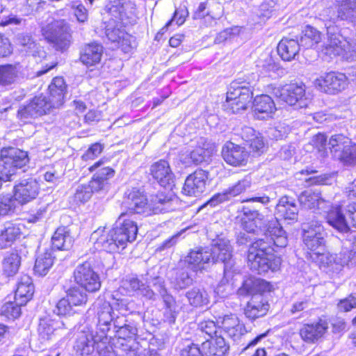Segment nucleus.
<instances>
[{
    "label": "nucleus",
    "instance_id": "obj_41",
    "mask_svg": "<svg viewBox=\"0 0 356 356\" xmlns=\"http://www.w3.org/2000/svg\"><path fill=\"white\" fill-rule=\"evenodd\" d=\"M52 246L59 250L70 249L73 243V238L66 227H59L51 238Z\"/></svg>",
    "mask_w": 356,
    "mask_h": 356
},
{
    "label": "nucleus",
    "instance_id": "obj_50",
    "mask_svg": "<svg viewBox=\"0 0 356 356\" xmlns=\"http://www.w3.org/2000/svg\"><path fill=\"white\" fill-rule=\"evenodd\" d=\"M66 297L73 306H81L88 301L87 294L77 286L69 289Z\"/></svg>",
    "mask_w": 356,
    "mask_h": 356
},
{
    "label": "nucleus",
    "instance_id": "obj_22",
    "mask_svg": "<svg viewBox=\"0 0 356 356\" xmlns=\"http://www.w3.org/2000/svg\"><path fill=\"white\" fill-rule=\"evenodd\" d=\"M344 204L332 207L326 215L327 222L339 233L346 234L350 230L347 216L344 214Z\"/></svg>",
    "mask_w": 356,
    "mask_h": 356
},
{
    "label": "nucleus",
    "instance_id": "obj_5",
    "mask_svg": "<svg viewBox=\"0 0 356 356\" xmlns=\"http://www.w3.org/2000/svg\"><path fill=\"white\" fill-rule=\"evenodd\" d=\"M29 162L26 152L17 148H9L1 151L0 158V179L3 181H10L17 175V170Z\"/></svg>",
    "mask_w": 356,
    "mask_h": 356
},
{
    "label": "nucleus",
    "instance_id": "obj_17",
    "mask_svg": "<svg viewBox=\"0 0 356 356\" xmlns=\"http://www.w3.org/2000/svg\"><path fill=\"white\" fill-rule=\"evenodd\" d=\"M325 232L321 225H317L314 228L310 227L308 230L305 231L303 234L304 244L309 250L306 253H318L321 250H324L325 244Z\"/></svg>",
    "mask_w": 356,
    "mask_h": 356
},
{
    "label": "nucleus",
    "instance_id": "obj_56",
    "mask_svg": "<svg viewBox=\"0 0 356 356\" xmlns=\"http://www.w3.org/2000/svg\"><path fill=\"white\" fill-rule=\"evenodd\" d=\"M73 307L72 304L65 296L58 302L54 312L59 316L70 315L73 313Z\"/></svg>",
    "mask_w": 356,
    "mask_h": 356
},
{
    "label": "nucleus",
    "instance_id": "obj_10",
    "mask_svg": "<svg viewBox=\"0 0 356 356\" xmlns=\"http://www.w3.org/2000/svg\"><path fill=\"white\" fill-rule=\"evenodd\" d=\"M324 20L336 24L339 21L356 23V0H343L334 8L324 10Z\"/></svg>",
    "mask_w": 356,
    "mask_h": 356
},
{
    "label": "nucleus",
    "instance_id": "obj_12",
    "mask_svg": "<svg viewBox=\"0 0 356 356\" xmlns=\"http://www.w3.org/2000/svg\"><path fill=\"white\" fill-rule=\"evenodd\" d=\"M74 276L76 283L86 291L95 292L101 287L99 276L88 262L79 265L74 272Z\"/></svg>",
    "mask_w": 356,
    "mask_h": 356
},
{
    "label": "nucleus",
    "instance_id": "obj_6",
    "mask_svg": "<svg viewBox=\"0 0 356 356\" xmlns=\"http://www.w3.org/2000/svg\"><path fill=\"white\" fill-rule=\"evenodd\" d=\"M210 252L212 253V262L221 261L225 265L224 277L217 288L218 292H220L222 285L229 282L236 273L232 259V247L227 239L218 238L212 244Z\"/></svg>",
    "mask_w": 356,
    "mask_h": 356
},
{
    "label": "nucleus",
    "instance_id": "obj_46",
    "mask_svg": "<svg viewBox=\"0 0 356 356\" xmlns=\"http://www.w3.org/2000/svg\"><path fill=\"white\" fill-rule=\"evenodd\" d=\"M351 140L343 134H334L329 140L328 145L334 156L337 158L341 151L350 144Z\"/></svg>",
    "mask_w": 356,
    "mask_h": 356
},
{
    "label": "nucleus",
    "instance_id": "obj_33",
    "mask_svg": "<svg viewBox=\"0 0 356 356\" xmlns=\"http://www.w3.org/2000/svg\"><path fill=\"white\" fill-rule=\"evenodd\" d=\"M275 213L284 220H296L298 210L293 200L288 196H283L276 205Z\"/></svg>",
    "mask_w": 356,
    "mask_h": 356
},
{
    "label": "nucleus",
    "instance_id": "obj_49",
    "mask_svg": "<svg viewBox=\"0 0 356 356\" xmlns=\"http://www.w3.org/2000/svg\"><path fill=\"white\" fill-rule=\"evenodd\" d=\"M138 330L133 323H126L122 326H119L116 331L119 339L127 341L129 343H134V339L137 335Z\"/></svg>",
    "mask_w": 356,
    "mask_h": 356
},
{
    "label": "nucleus",
    "instance_id": "obj_27",
    "mask_svg": "<svg viewBox=\"0 0 356 356\" xmlns=\"http://www.w3.org/2000/svg\"><path fill=\"white\" fill-rule=\"evenodd\" d=\"M175 197L172 194L158 193L152 195L149 201L151 215L174 210Z\"/></svg>",
    "mask_w": 356,
    "mask_h": 356
},
{
    "label": "nucleus",
    "instance_id": "obj_16",
    "mask_svg": "<svg viewBox=\"0 0 356 356\" xmlns=\"http://www.w3.org/2000/svg\"><path fill=\"white\" fill-rule=\"evenodd\" d=\"M222 156L227 164L241 167L247 164L250 154L244 147L228 142L222 147Z\"/></svg>",
    "mask_w": 356,
    "mask_h": 356
},
{
    "label": "nucleus",
    "instance_id": "obj_8",
    "mask_svg": "<svg viewBox=\"0 0 356 356\" xmlns=\"http://www.w3.org/2000/svg\"><path fill=\"white\" fill-rule=\"evenodd\" d=\"M272 93L286 104L296 108H306L310 99L305 92V86L302 83H291L284 86H271Z\"/></svg>",
    "mask_w": 356,
    "mask_h": 356
},
{
    "label": "nucleus",
    "instance_id": "obj_2",
    "mask_svg": "<svg viewBox=\"0 0 356 356\" xmlns=\"http://www.w3.org/2000/svg\"><path fill=\"white\" fill-rule=\"evenodd\" d=\"M138 230L136 222L129 218L127 213H122L115 228L106 230L104 227H99L91 234L90 238L97 249L113 252L124 249L128 243L134 241Z\"/></svg>",
    "mask_w": 356,
    "mask_h": 356
},
{
    "label": "nucleus",
    "instance_id": "obj_64",
    "mask_svg": "<svg viewBox=\"0 0 356 356\" xmlns=\"http://www.w3.org/2000/svg\"><path fill=\"white\" fill-rule=\"evenodd\" d=\"M344 193L347 198V200L344 201V204L348 202L353 203V202H356V180L348 184L345 188Z\"/></svg>",
    "mask_w": 356,
    "mask_h": 356
},
{
    "label": "nucleus",
    "instance_id": "obj_30",
    "mask_svg": "<svg viewBox=\"0 0 356 356\" xmlns=\"http://www.w3.org/2000/svg\"><path fill=\"white\" fill-rule=\"evenodd\" d=\"M34 293V286L32 279L28 275H22L18 280L15 291V299L19 301L20 305H26Z\"/></svg>",
    "mask_w": 356,
    "mask_h": 356
},
{
    "label": "nucleus",
    "instance_id": "obj_21",
    "mask_svg": "<svg viewBox=\"0 0 356 356\" xmlns=\"http://www.w3.org/2000/svg\"><path fill=\"white\" fill-rule=\"evenodd\" d=\"M24 77V70L19 63L0 65V85L10 86Z\"/></svg>",
    "mask_w": 356,
    "mask_h": 356
},
{
    "label": "nucleus",
    "instance_id": "obj_53",
    "mask_svg": "<svg viewBox=\"0 0 356 356\" xmlns=\"http://www.w3.org/2000/svg\"><path fill=\"white\" fill-rule=\"evenodd\" d=\"M92 197V191L90 187L86 184L77 186L75 193L72 197L73 202L75 204L85 203Z\"/></svg>",
    "mask_w": 356,
    "mask_h": 356
},
{
    "label": "nucleus",
    "instance_id": "obj_31",
    "mask_svg": "<svg viewBox=\"0 0 356 356\" xmlns=\"http://www.w3.org/2000/svg\"><path fill=\"white\" fill-rule=\"evenodd\" d=\"M122 288L124 289L129 295L136 293L142 296L149 300H154L155 293L149 286L141 282L136 277H129L122 282Z\"/></svg>",
    "mask_w": 356,
    "mask_h": 356
},
{
    "label": "nucleus",
    "instance_id": "obj_7",
    "mask_svg": "<svg viewBox=\"0 0 356 356\" xmlns=\"http://www.w3.org/2000/svg\"><path fill=\"white\" fill-rule=\"evenodd\" d=\"M325 26H327V38L323 45V51H325V54L330 56L341 55L345 59L353 60L354 59L353 53H356L355 45L337 33L336 27L327 24Z\"/></svg>",
    "mask_w": 356,
    "mask_h": 356
},
{
    "label": "nucleus",
    "instance_id": "obj_47",
    "mask_svg": "<svg viewBox=\"0 0 356 356\" xmlns=\"http://www.w3.org/2000/svg\"><path fill=\"white\" fill-rule=\"evenodd\" d=\"M257 67L261 69V72L264 75H271L272 72H277L280 70L279 65L268 54L263 56L257 63Z\"/></svg>",
    "mask_w": 356,
    "mask_h": 356
},
{
    "label": "nucleus",
    "instance_id": "obj_13",
    "mask_svg": "<svg viewBox=\"0 0 356 356\" xmlns=\"http://www.w3.org/2000/svg\"><path fill=\"white\" fill-rule=\"evenodd\" d=\"M129 212L145 216H150L149 202L147 201L144 191L140 188H132L125 193L123 202Z\"/></svg>",
    "mask_w": 356,
    "mask_h": 356
},
{
    "label": "nucleus",
    "instance_id": "obj_52",
    "mask_svg": "<svg viewBox=\"0 0 356 356\" xmlns=\"http://www.w3.org/2000/svg\"><path fill=\"white\" fill-rule=\"evenodd\" d=\"M338 159L347 165H356V143L350 142L344 149L338 154Z\"/></svg>",
    "mask_w": 356,
    "mask_h": 356
},
{
    "label": "nucleus",
    "instance_id": "obj_18",
    "mask_svg": "<svg viewBox=\"0 0 356 356\" xmlns=\"http://www.w3.org/2000/svg\"><path fill=\"white\" fill-rule=\"evenodd\" d=\"M106 35L111 42L116 43L117 46L125 53L130 52L136 47L134 37L118 27H113L111 24L108 25L106 29Z\"/></svg>",
    "mask_w": 356,
    "mask_h": 356
},
{
    "label": "nucleus",
    "instance_id": "obj_43",
    "mask_svg": "<svg viewBox=\"0 0 356 356\" xmlns=\"http://www.w3.org/2000/svg\"><path fill=\"white\" fill-rule=\"evenodd\" d=\"M161 279L156 277L154 279L153 285L156 287L160 295L162 296L166 309L169 311V315L171 321H175L174 312L175 310V300L173 297L168 294L165 288L163 286Z\"/></svg>",
    "mask_w": 356,
    "mask_h": 356
},
{
    "label": "nucleus",
    "instance_id": "obj_34",
    "mask_svg": "<svg viewBox=\"0 0 356 356\" xmlns=\"http://www.w3.org/2000/svg\"><path fill=\"white\" fill-rule=\"evenodd\" d=\"M300 205L307 209H322L325 208L326 202L322 198L319 192L305 191L298 197Z\"/></svg>",
    "mask_w": 356,
    "mask_h": 356
},
{
    "label": "nucleus",
    "instance_id": "obj_11",
    "mask_svg": "<svg viewBox=\"0 0 356 356\" xmlns=\"http://www.w3.org/2000/svg\"><path fill=\"white\" fill-rule=\"evenodd\" d=\"M215 151V147L213 144L207 142L205 138H201L198 140L197 145L193 147V149L181 154L180 160L186 165L200 164L207 161Z\"/></svg>",
    "mask_w": 356,
    "mask_h": 356
},
{
    "label": "nucleus",
    "instance_id": "obj_25",
    "mask_svg": "<svg viewBox=\"0 0 356 356\" xmlns=\"http://www.w3.org/2000/svg\"><path fill=\"white\" fill-rule=\"evenodd\" d=\"M217 323L229 337L236 340L244 333V325L234 314L219 316Z\"/></svg>",
    "mask_w": 356,
    "mask_h": 356
},
{
    "label": "nucleus",
    "instance_id": "obj_1",
    "mask_svg": "<svg viewBox=\"0 0 356 356\" xmlns=\"http://www.w3.org/2000/svg\"><path fill=\"white\" fill-rule=\"evenodd\" d=\"M241 226L250 233L264 232L265 237L269 241L261 238L254 241L249 248L248 264L258 274L266 273L269 270H277L281 265V259L271 252V245L277 248H284L288 243L286 232L281 227L276 218L268 221L265 216L257 210H250L245 207L242 210Z\"/></svg>",
    "mask_w": 356,
    "mask_h": 356
},
{
    "label": "nucleus",
    "instance_id": "obj_59",
    "mask_svg": "<svg viewBox=\"0 0 356 356\" xmlns=\"http://www.w3.org/2000/svg\"><path fill=\"white\" fill-rule=\"evenodd\" d=\"M104 147L100 143L92 144L82 156L84 161L93 160L97 158L102 152Z\"/></svg>",
    "mask_w": 356,
    "mask_h": 356
},
{
    "label": "nucleus",
    "instance_id": "obj_32",
    "mask_svg": "<svg viewBox=\"0 0 356 356\" xmlns=\"http://www.w3.org/2000/svg\"><path fill=\"white\" fill-rule=\"evenodd\" d=\"M94 337L90 330H83L77 334L74 346L76 353L79 356H88L94 350Z\"/></svg>",
    "mask_w": 356,
    "mask_h": 356
},
{
    "label": "nucleus",
    "instance_id": "obj_55",
    "mask_svg": "<svg viewBox=\"0 0 356 356\" xmlns=\"http://www.w3.org/2000/svg\"><path fill=\"white\" fill-rule=\"evenodd\" d=\"M19 44L22 46L21 51L26 54L35 56L38 52V46L29 35H22L19 38Z\"/></svg>",
    "mask_w": 356,
    "mask_h": 356
},
{
    "label": "nucleus",
    "instance_id": "obj_61",
    "mask_svg": "<svg viewBox=\"0 0 356 356\" xmlns=\"http://www.w3.org/2000/svg\"><path fill=\"white\" fill-rule=\"evenodd\" d=\"M255 284H264L267 285L268 283L264 282V280H257L253 281L250 279L245 280L243 284V286L238 289V293L240 295H245V294H252L254 293V290L253 289V286Z\"/></svg>",
    "mask_w": 356,
    "mask_h": 356
},
{
    "label": "nucleus",
    "instance_id": "obj_40",
    "mask_svg": "<svg viewBox=\"0 0 356 356\" xmlns=\"http://www.w3.org/2000/svg\"><path fill=\"white\" fill-rule=\"evenodd\" d=\"M243 139L248 143L252 152L262 153L265 149L263 138L251 127H245L243 130Z\"/></svg>",
    "mask_w": 356,
    "mask_h": 356
},
{
    "label": "nucleus",
    "instance_id": "obj_48",
    "mask_svg": "<svg viewBox=\"0 0 356 356\" xmlns=\"http://www.w3.org/2000/svg\"><path fill=\"white\" fill-rule=\"evenodd\" d=\"M252 179L250 177L246 176L243 179L238 181L236 184L226 189L227 195L231 199L236 197L241 193L245 192L251 187Z\"/></svg>",
    "mask_w": 356,
    "mask_h": 356
},
{
    "label": "nucleus",
    "instance_id": "obj_45",
    "mask_svg": "<svg viewBox=\"0 0 356 356\" xmlns=\"http://www.w3.org/2000/svg\"><path fill=\"white\" fill-rule=\"evenodd\" d=\"M189 303L194 307H203L209 302V295L204 289L194 287L186 293Z\"/></svg>",
    "mask_w": 356,
    "mask_h": 356
},
{
    "label": "nucleus",
    "instance_id": "obj_23",
    "mask_svg": "<svg viewBox=\"0 0 356 356\" xmlns=\"http://www.w3.org/2000/svg\"><path fill=\"white\" fill-rule=\"evenodd\" d=\"M65 324L61 321L47 317L41 318L38 327L39 338L42 342L51 340L60 330H63Z\"/></svg>",
    "mask_w": 356,
    "mask_h": 356
},
{
    "label": "nucleus",
    "instance_id": "obj_58",
    "mask_svg": "<svg viewBox=\"0 0 356 356\" xmlns=\"http://www.w3.org/2000/svg\"><path fill=\"white\" fill-rule=\"evenodd\" d=\"M199 330L203 334L204 333L209 337L213 338L217 333V325L213 321H204L199 324Z\"/></svg>",
    "mask_w": 356,
    "mask_h": 356
},
{
    "label": "nucleus",
    "instance_id": "obj_57",
    "mask_svg": "<svg viewBox=\"0 0 356 356\" xmlns=\"http://www.w3.org/2000/svg\"><path fill=\"white\" fill-rule=\"evenodd\" d=\"M71 7L74 9V15L79 22L83 23L88 20V10L82 3L73 1L71 3Z\"/></svg>",
    "mask_w": 356,
    "mask_h": 356
},
{
    "label": "nucleus",
    "instance_id": "obj_4",
    "mask_svg": "<svg viewBox=\"0 0 356 356\" xmlns=\"http://www.w3.org/2000/svg\"><path fill=\"white\" fill-rule=\"evenodd\" d=\"M253 96L250 81L241 78L233 81L227 92L224 109L228 113H238L247 109Z\"/></svg>",
    "mask_w": 356,
    "mask_h": 356
},
{
    "label": "nucleus",
    "instance_id": "obj_3",
    "mask_svg": "<svg viewBox=\"0 0 356 356\" xmlns=\"http://www.w3.org/2000/svg\"><path fill=\"white\" fill-rule=\"evenodd\" d=\"M65 83L62 77H56L49 86V99L44 95L34 97L27 105L20 108L17 112L18 118L24 123L38 116L46 114L51 108L63 104Z\"/></svg>",
    "mask_w": 356,
    "mask_h": 356
},
{
    "label": "nucleus",
    "instance_id": "obj_26",
    "mask_svg": "<svg viewBox=\"0 0 356 356\" xmlns=\"http://www.w3.org/2000/svg\"><path fill=\"white\" fill-rule=\"evenodd\" d=\"M186 262L188 268L193 271L201 270L204 268L206 264L212 262V253L209 248L192 250L186 257Z\"/></svg>",
    "mask_w": 356,
    "mask_h": 356
},
{
    "label": "nucleus",
    "instance_id": "obj_60",
    "mask_svg": "<svg viewBox=\"0 0 356 356\" xmlns=\"http://www.w3.org/2000/svg\"><path fill=\"white\" fill-rule=\"evenodd\" d=\"M344 210L348 218V225L356 228V202L344 204Z\"/></svg>",
    "mask_w": 356,
    "mask_h": 356
},
{
    "label": "nucleus",
    "instance_id": "obj_20",
    "mask_svg": "<svg viewBox=\"0 0 356 356\" xmlns=\"http://www.w3.org/2000/svg\"><path fill=\"white\" fill-rule=\"evenodd\" d=\"M307 259L329 272L337 273L343 267V262L337 259L336 255L325 252V250L318 253L308 254Z\"/></svg>",
    "mask_w": 356,
    "mask_h": 356
},
{
    "label": "nucleus",
    "instance_id": "obj_19",
    "mask_svg": "<svg viewBox=\"0 0 356 356\" xmlns=\"http://www.w3.org/2000/svg\"><path fill=\"white\" fill-rule=\"evenodd\" d=\"M150 174L164 188H170L174 184L175 175L165 160H160L153 163L150 167Z\"/></svg>",
    "mask_w": 356,
    "mask_h": 356
},
{
    "label": "nucleus",
    "instance_id": "obj_39",
    "mask_svg": "<svg viewBox=\"0 0 356 356\" xmlns=\"http://www.w3.org/2000/svg\"><path fill=\"white\" fill-rule=\"evenodd\" d=\"M202 345L204 348H208L207 356H225L229 349L225 339L220 336L212 338L211 341L207 339Z\"/></svg>",
    "mask_w": 356,
    "mask_h": 356
},
{
    "label": "nucleus",
    "instance_id": "obj_28",
    "mask_svg": "<svg viewBox=\"0 0 356 356\" xmlns=\"http://www.w3.org/2000/svg\"><path fill=\"white\" fill-rule=\"evenodd\" d=\"M328 328L325 321L320 320L316 323L305 325L300 330L301 338L307 343H314L321 338Z\"/></svg>",
    "mask_w": 356,
    "mask_h": 356
},
{
    "label": "nucleus",
    "instance_id": "obj_38",
    "mask_svg": "<svg viewBox=\"0 0 356 356\" xmlns=\"http://www.w3.org/2000/svg\"><path fill=\"white\" fill-rule=\"evenodd\" d=\"M299 51L300 44L294 39L283 38L277 45L278 54L286 61L295 59Z\"/></svg>",
    "mask_w": 356,
    "mask_h": 356
},
{
    "label": "nucleus",
    "instance_id": "obj_14",
    "mask_svg": "<svg viewBox=\"0 0 356 356\" xmlns=\"http://www.w3.org/2000/svg\"><path fill=\"white\" fill-rule=\"evenodd\" d=\"M347 84V79L343 74L334 72L326 73L314 81L315 86L327 94L341 92L345 89Z\"/></svg>",
    "mask_w": 356,
    "mask_h": 356
},
{
    "label": "nucleus",
    "instance_id": "obj_54",
    "mask_svg": "<svg viewBox=\"0 0 356 356\" xmlns=\"http://www.w3.org/2000/svg\"><path fill=\"white\" fill-rule=\"evenodd\" d=\"M213 6H217L219 9L220 8V3L214 1H206L200 3L195 12L194 17L197 19L204 17L206 15L213 16L214 15V12L211 9V7Z\"/></svg>",
    "mask_w": 356,
    "mask_h": 356
},
{
    "label": "nucleus",
    "instance_id": "obj_37",
    "mask_svg": "<svg viewBox=\"0 0 356 356\" xmlns=\"http://www.w3.org/2000/svg\"><path fill=\"white\" fill-rule=\"evenodd\" d=\"M103 54V47L97 43L87 44L81 54V62L87 66H93L98 64Z\"/></svg>",
    "mask_w": 356,
    "mask_h": 356
},
{
    "label": "nucleus",
    "instance_id": "obj_62",
    "mask_svg": "<svg viewBox=\"0 0 356 356\" xmlns=\"http://www.w3.org/2000/svg\"><path fill=\"white\" fill-rule=\"evenodd\" d=\"M99 323L104 325H108L113 320L111 308L109 305L106 304L102 311L98 312Z\"/></svg>",
    "mask_w": 356,
    "mask_h": 356
},
{
    "label": "nucleus",
    "instance_id": "obj_35",
    "mask_svg": "<svg viewBox=\"0 0 356 356\" xmlns=\"http://www.w3.org/2000/svg\"><path fill=\"white\" fill-rule=\"evenodd\" d=\"M21 229L17 224L6 222L0 231V248L3 249L10 246L20 236Z\"/></svg>",
    "mask_w": 356,
    "mask_h": 356
},
{
    "label": "nucleus",
    "instance_id": "obj_51",
    "mask_svg": "<svg viewBox=\"0 0 356 356\" xmlns=\"http://www.w3.org/2000/svg\"><path fill=\"white\" fill-rule=\"evenodd\" d=\"M22 305L19 304V301L7 302L2 306L1 314L8 319H15L20 316Z\"/></svg>",
    "mask_w": 356,
    "mask_h": 356
},
{
    "label": "nucleus",
    "instance_id": "obj_36",
    "mask_svg": "<svg viewBox=\"0 0 356 356\" xmlns=\"http://www.w3.org/2000/svg\"><path fill=\"white\" fill-rule=\"evenodd\" d=\"M54 261V257L51 249L40 250L34 266L35 273L40 276L47 275L52 267Z\"/></svg>",
    "mask_w": 356,
    "mask_h": 356
},
{
    "label": "nucleus",
    "instance_id": "obj_9",
    "mask_svg": "<svg viewBox=\"0 0 356 356\" xmlns=\"http://www.w3.org/2000/svg\"><path fill=\"white\" fill-rule=\"evenodd\" d=\"M42 33L56 49L64 50L70 45V29L65 20H54L49 22L42 28Z\"/></svg>",
    "mask_w": 356,
    "mask_h": 356
},
{
    "label": "nucleus",
    "instance_id": "obj_29",
    "mask_svg": "<svg viewBox=\"0 0 356 356\" xmlns=\"http://www.w3.org/2000/svg\"><path fill=\"white\" fill-rule=\"evenodd\" d=\"M268 309L269 305L261 296H254L245 308V315L247 318L254 320L265 316Z\"/></svg>",
    "mask_w": 356,
    "mask_h": 356
},
{
    "label": "nucleus",
    "instance_id": "obj_42",
    "mask_svg": "<svg viewBox=\"0 0 356 356\" xmlns=\"http://www.w3.org/2000/svg\"><path fill=\"white\" fill-rule=\"evenodd\" d=\"M322 41V34L316 28L307 25L302 31L300 44L305 48H316Z\"/></svg>",
    "mask_w": 356,
    "mask_h": 356
},
{
    "label": "nucleus",
    "instance_id": "obj_24",
    "mask_svg": "<svg viewBox=\"0 0 356 356\" xmlns=\"http://www.w3.org/2000/svg\"><path fill=\"white\" fill-rule=\"evenodd\" d=\"M254 115L260 120H265L272 117L276 111L274 101L267 95L257 96L253 101Z\"/></svg>",
    "mask_w": 356,
    "mask_h": 356
},
{
    "label": "nucleus",
    "instance_id": "obj_15",
    "mask_svg": "<svg viewBox=\"0 0 356 356\" xmlns=\"http://www.w3.org/2000/svg\"><path fill=\"white\" fill-rule=\"evenodd\" d=\"M209 172L199 169L189 175L184 182L182 193L190 197H197L206 191Z\"/></svg>",
    "mask_w": 356,
    "mask_h": 356
},
{
    "label": "nucleus",
    "instance_id": "obj_63",
    "mask_svg": "<svg viewBox=\"0 0 356 356\" xmlns=\"http://www.w3.org/2000/svg\"><path fill=\"white\" fill-rule=\"evenodd\" d=\"M355 307H356V297L353 296H350L338 303V309L341 312H348Z\"/></svg>",
    "mask_w": 356,
    "mask_h": 356
},
{
    "label": "nucleus",
    "instance_id": "obj_44",
    "mask_svg": "<svg viewBox=\"0 0 356 356\" xmlns=\"http://www.w3.org/2000/svg\"><path fill=\"white\" fill-rule=\"evenodd\" d=\"M20 264L21 257L17 253L6 255L2 262L3 274L8 277L15 275L18 272Z\"/></svg>",
    "mask_w": 356,
    "mask_h": 356
}]
</instances>
